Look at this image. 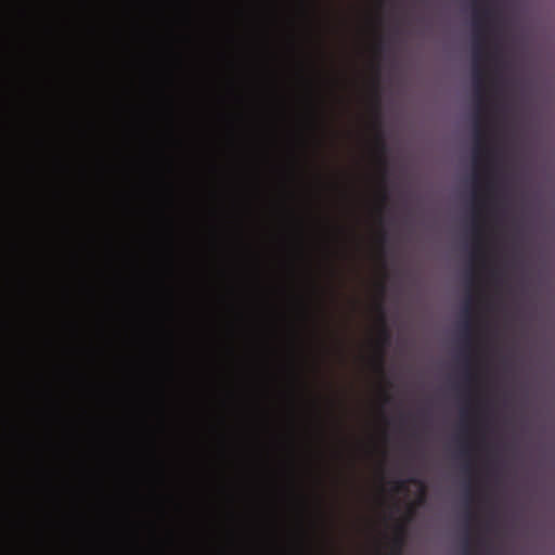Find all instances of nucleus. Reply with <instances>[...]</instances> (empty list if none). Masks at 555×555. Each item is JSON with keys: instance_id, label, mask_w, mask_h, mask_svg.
I'll use <instances>...</instances> for the list:
<instances>
[{"instance_id": "f257e3e1", "label": "nucleus", "mask_w": 555, "mask_h": 555, "mask_svg": "<svg viewBox=\"0 0 555 555\" xmlns=\"http://www.w3.org/2000/svg\"><path fill=\"white\" fill-rule=\"evenodd\" d=\"M492 10L490 8H485L482 10L475 9L474 10V28H475V39H474V67H473V81H474V90H475V99H476V113L474 116V163L475 165L479 164L480 158L483 156L487 159V180H486V193L487 196L480 199L477 195V192H474V220H473V233L475 236V245L473 256H483V247H482V231L481 227L478 223V210L477 206L487 207L489 204V199L492 191L494 190V181L491 177V163L496 155V151L486 144V131L482 128L481 115L486 109V72L481 67L480 63L483 59L492 60L495 54L489 52L485 48L486 35L489 30V21L492 17Z\"/></svg>"}, {"instance_id": "f03ea898", "label": "nucleus", "mask_w": 555, "mask_h": 555, "mask_svg": "<svg viewBox=\"0 0 555 555\" xmlns=\"http://www.w3.org/2000/svg\"><path fill=\"white\" fill-rule=\"evenodd\" d=\"M376 310L378 312L379 330H378V337H377L378 351L374 358V366L377 372L383 373V371H384V348L389 345L390 332L386 324L385 309H384V306L382 302H378L376 305Z\"/></svg>"}, {"instance_id": "7ed1b4c3", "label": "nucleus", "mask_w": 555, "mask_h": 555, "mask_svg": "<svg viewBox=\"0 0 555 555\" xmlns=\"http://www.w3.org/2000/svg\"><path fill=\"white\" fill-rule=\"evenodd\" d=\"M377 131L374 138V154L376 155V160L383 171V178L385 177L386 170V158L385 155L387 153V145L383 133L379 129V121H376Z\"/></svg>"}, {"instance_id": "20e7f679", "label": "nucleus", "mask_w": 555, "mask_h": 555, "mask_svg": "<svg viewBox=\"0 0 555 555\" xmlns=\"http://www.w3.org/2000/svg\"><path fill=\"white\" fill-rule=\"evenodd\" d=\"M405 528L402 524L396 527V535L392 541V554L401 555V550L404 544Z\"/></svg>"}, {"instance_id": "39448f33", "label": "nucleus", "mask_w": 555, "mask_h": 555, "mask_svg": "<svg viewBox=\"0 0 555 555\" xmlns=\"http://www.w3.org/2000/svg\"><path fill=\"white\" fill-rule=\"evenodd\" d=\"M463 335L465 337V343H466L467 348L470 349V346H472V323H470L469 319H467L464 322Z\"/></svg>"}, {"instance_id": "423d86ee", "label": "nucleus", "mask_w": 555, "mask_h": 555, "mask_svg": "<svg viewBox=\"0 0 555 555\" xmlns=\"http://www.w3.org/2000/svg\"><path fill=\"white\" fill-rule=\"evenodd\" d=\"M388 199V195H387V191L386 189L383 186L380 189V192H379V205H378V211L382 212L385 205H386V202Z\"/></svg>"}, {"instance_id": "0eeeda50", "label": "nucleus", "mask_w": 555, "mask_h": 555, "mask_svg": "<svg viewBox=\"0 0 555 555\" xmlns=\"http://www.w3.org/2000/svg\"><path fill=\"white\" fill-rule=\"evenodd\" d=\"M387 241V233L383 230L379 232V235H378V242L380 245H384Z\"/></svg>"}, {"instance_id": "6e6552de", "label": "nucleus", "mask_w": 555, "mask_h": 555, "mask_svg": "<svg viewBox=\"0 0 555 555\" xmlns=\"http://www.w3.org/2000/svg\"><path fill=\"white\" fill-rule=\"evenodd\" d=\"M396 491H401L405 487V482L402 480H398L395 482Z\"/></svg>"}, {"instance_id": "1a4fd4ad", "label": "nucleus", "mask_w": 555, "mask_h": 555, "mask_svg": "<svg viewBox=\"0 0 555 555\" xmlns=\"http://www.w3.org/2000/svg\"><path fill=\"white\" fill-rule=\"evenodd\" d=\"M465 377L468 382H472L475 378L474 374L469 370L466 371Z\"/></svg>"}, {"instance_id": "9d476101", "label": "nucleus", "mask_w": 555, "mask_h": 555, "mask_svg": "<svg viewBox=\"0 0 555 555\" xmlns=\"http://www.w3.org/2000/svg\"><path fill=\"white\" fill-rule=\"evenodd\" d=\"M490 274H491V276H492V278L498 279V278H499V275H500V271H498V270H491V271H490Z\"/></svg>"}, {"instance_id": "9b49d317", "label": "nucleus", "mask_w": 555, "mask_h": 555, "mask_svg": "<svg viewBox=\"0 0 555 555\" xmlns=\"http://www.w3.org/2000/svg\"><path fill=\"white\" fill-rule=\"evenodd\" d=\"M478 184H479V176L478 175H474V185H475V188H477Z\"/></svg>"}, {"instance_id": "f8f14e48", "label": "nucleus", "mask_w": 555, "mask_h": 555, "mask_svg": "<svg viewBox=\"0 0 555 555\" xmlns=\"http://www.w3.org/2000/svg\"><path fill=\"white\" fill-rule=\"evenodd\" d=\"M465 312L469 317V314H470V307L468 305L465 307Z\"/></svg>"}, {"instance_id": "ddd939ff", "label": "nucleus", "mask_w": 555, "mask_h": 555, "mask_svg": "<svg viewBox=\"0 0 555 555\" xmlns=\"http://www.w3.org/2000/svg\"><path fill=\"white\" fill-rule=\"evenodd\" d=\"M390 399H391V398H390V396L385 395V402H389V401H390Z\"/></svg>"}, {"instance_id": "4468645a", "label": "nucleus", "mask_w": 555, "mask_h": 555, "mask_svg": "<svg viewBox=\"0 0 555 555\" xmlns=\"http://www.w3.org/2000/svg\"><path fill=\"white\" fill-rule=\"evenodd\" d=\"M410 481L413 482V483H417L418 482L416 479H411Z\"/></svg>"}, {"instance_id": "2eb2a0df", "label": "nucleus", "mask_w": 555, "mask_h": 555, "mask_svg": "<svg viewBox=\"0 0 555 555\" xmlns=\"http://www.w3.org/2000/svg\"><path fill=\"white\" fill-rule=\"evenodd\" d=\"M467 452V448H463V453H466Z\"/></svg>"}, {"instance_id": "dca6fc26", "label": "nucleus", "mask_w": 555, "mask_h": 555, "mask_svg": "<svg viewBox=\"0 0 555 555\" xmlns=\"http://www.w3.org/2000/svg\"><path fill=\"white\" fill-rule=\"evenodd\" d=\"M465 555H469L468 553H466Z\"/></svg>"}]
</instances>
